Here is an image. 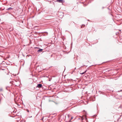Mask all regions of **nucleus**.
Masks as SVG:
<instances>
[{
    "instance_id": "1",
    "label": "nucleus",
    "mask_w": 122,
    "mask_h": 122,
    "mask_svg": "<svg viewBox=\"0 0 122 122\" xmlns=\"http://www.w3.org/2000/svg\"><path fill=\"white\" fill-rule=\"evenodd\" d=\"M42 86L41 84H39L37 85V87H38L39 88H40L41 87H42Z\"/></svg>"
},
{
    "instance_id": "2",
    "label": "nucleus",
    "mask_w": 122,
    "mask_h": 122,
    "mask_svg": "<svg viewBox=\"0 0 122 122\" xmlns=\"http://www.w3.org/2000/svg\"><path fill=\"white\" fill-rule=\"evenodd\" d=\"M57 1L59 2L63 3L64 1L63 0H57Z\"/></svg>"
},
{
    "instance_id": "3",
    "label": "nucleus",
    "mask_w": 122,
    "mask_h": 122,
    "mask_svg": "<svg viewBox=\"0 0 122 122\" xmlns=\"http://www.w3.org/2000/svg\"><path fill=\"white\" fill-rule=\"evenodd\" d=\"M13 10V8L11 7H10L6 9V10Z\"/></svg>"
},
{
    "instance_id": "4",
    "label": "nucleus",
    "mask_w": 122,
    "mask_h": 122,
    "mask_svg": "<svg viewBox=\"0 0 122 122\" xmlns=\"http://www.w3.org/2000/svg\"><path fill=\"white\" fill-rule=\"evenodd\" d=\"M86 114L85 115V118H84V119H85V120L86 121L87 120V118L86 117Z\"/></svg>"
},
{
    "instance_id": "5",
    "label": "nucleus",
    "mask_w": 122,
    "mask_h": 122,
    "mask_svg": "<svg viewBox=\"0 0 122 122\" xmlns=\"http://www.w3.org/2000/svg\"><path fill=\"white\" fill-rule=\"evenodd\" d=\"M42 50H43V49H40L39 50H38V52H41Z\"/></svg>"
},
{
    "instance_id": "6",
    "label": "nucleus",
    "mask_w": 122,
    "mask_h": 122,
    "mask_svg": "<svg viewBox=\"0 0 122 122\" xmlns=\"http://www.w3.org/2000/svg\"><path fill=\"white\" fill-rule=\"evenodd\" d=\"M81 119L82 120H83L84 119V118L83 117V116L81 117Z\"/></svg>"
},
{
    "instance_id": "7",
    "label": "nucleus",
    "mask_w": 122,
    "mask_h": 122,
    "mask_svg": "<svg viewBox=\"0 0 122 122\" xmlns=\"http://www.w3.org/2000/svg\"><path fill=\"white\" fill-rule=\"evenodd\" d=\"M86 71L85 72H83L82 73H80L81 74H84V73H85L86 72Z\"/></svg>"
},
{
    "instance_id": "8",
    "label": "nucleus",
    "mask_w": 122,
    "mask_h": 122,
    "mask_svg": "<svg viewBox=\"0 0 122 122\" xmlns=\"http://www.w3.org/2000/svg\"><path fill=\"white\" fill-rule=\"evenodd\" d=\"M26 111L28 112H29V111L28 110V109H27L26 110Z\"/></svg>"
},
{
    "instance_id": "9",
    "label": "nucleus",
    "mask_w": 122,
    "mask_h": 122,
    "mask_svg": "<svg viewBox=\"0 0 122 122\" xmlns=\"http://www.w3.org/2000/svg\"><path fill=\"white\" fill-rule=\"evenodd\" d=\"M13 75H14V76H16L15 74L14 75V74H13Z\"/></svg>"
},
{
    "instance_id": "10",
    "label": "nucleus",
    "mask_w": 122,
    "mask_h": 122,
    "mask_svg": "<svg viewBox=\"0 0 122 122\" xmlns=\"http://www.w3.org/2000/svg\"><path fill=\"white\" fill-rule=\"evenodd\" d=\"M2 90V89H0V91H1Z\"/></svg>"
},
{
    "instance_id": "11",
    "label": "nucleus",
    "mask_w": 122,
    "mask_h": 122,
    "mask_svg": "<svg viewBox=\"0 0 122 122\" xmlns=\"http://www.w3.org/2000/svg\"><path fill=\"white\" fill-rule=\"evenodd\" d=\"M32 117V116H31V117Z\"/></svg>"
},
{
    "instance_id": "12",
    "label": "nucleus",
    "mask_w": 122,
    "mask_h": 122,
    "mask_svg": "<svg viewBox=\"0 0 122 122\" xmlns=\"http://www.w3.org/2000/svg\"><path fill=\"white\" fill-rule=\"evenodd\" d=\"M43 118H42V119H41V120H43Z\"/></svg>"
},
{
    "instance_id": "13",
    "label": "nucleus",
    "mask_w": 122,
    "mask_h": 122,
    "mask_svg": "<svg viewBox=\"0 0 122 122\" xmlns=\"http://www.w3.org/2000/svg\"><path fill=\"white\" fill-rule=\"evenodd\" d=\"M71 119H72V117H71Z\"/></svg>"
}]
</instances>
